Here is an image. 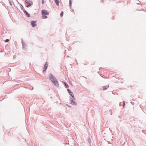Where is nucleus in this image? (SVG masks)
<instances>
[{
  "mask_svg": "<svg viewBox=\"0 0 146 146\" xmlns=\"http://www.w3.org/2000/svg\"><path fill=\"white\" fill-rule=\"evenodd\" d=\"M119 105L120 106H121L122 105L123 107H124L125 105V101H123V103L122 102H119Z\"/></svg>",
  "mask_w": 146,
  "mask_h": 146,
  "instance_id": "obj_8",
  "label": "nucleus"
},
{
  "mask_svg": "<svg viewBox=\"0 0 146 146\" xmlns=\"http://www.w3.org/2000/svg\"><path fill=\"white\" fill-rule=\"evenodd\" d=\"M108 85H106L105 86H103L102 87V90H104L107 89L109 87Z\"/></svg>",
  "mask_w": 146,
  "mask_h": 146,
  "instance_id": "obj_6",
  "label": "nucleus"
},
{
  "mask_svg": "<svg viewBox=\"0 0 146 146\" xmlns=\"http://www.w3.org/2000/svg\"><path fill=\"white\" fill-rule=\"evenodd\" d=\"M65 85L66 86V88L68 87V86L67 84H66V83L65 84Z\"/></svg>",
  "mask_w": 146,
  "mask_h": 146,
  "instance_id": "obj_15",
  "label": "nucleus"
},
{
  "mask_svg": "<svg viewBox=\"0 0 146 146\" xmlns=\"http://www.w3.org/2000/svg\"><path fill=\"white\" fill-rule=\"evenodd\" d=\"M55 1V3L56 5L57 6H58L59 5V1L58 0H54Z\"/></svg>",
  "mask_w": 146,
  "mask_h": 146,
  "instance_id": "obj_10",
  "label": "nucleus"
},
{
  "mask_svg": "<svg viewBox=\"0 0 146 146\" xmlns=\"http://www.w3.org/2000/svg\"><path fill=\"white\" fill-rule=\"evenodd\" d=\"M9 41V40L8 39H7L5 41V42H7Z\"/></svg>",
  "mask_w": 146,
  "mask_h": 146,
  "instance_id": "obj_17",
  "label": "nucleus"
},
{
  "mask_svg": "<svg viewBox=\"0 0 146 146\" xmlns=\"http://www.w3.org/2000/svg\"><path fill=\"white\" fill-rule=\"evenodd\" d=\"M47 66H48L47 62H46L45 63V65H44V68H43V72H44L47 69Z\"/></svg>",
  "mask_w": 146,
  "mask_h": 146,
  "instance_id": "obj_4",
  "label": "nucleus"
},
{
  "mask_svg": "<svg viewBox=\"0 0 146 146\" xmlns=\"http://www.w3.org/2000/svg\"><path fill=\"white\" fill-rule=\"evenodd\" d=\"M49 14L48 12L46 10H44L42 11V14L43 15H47Z\"/></svg>",
  "mask_w": 146,
  "mask_h": 146,
  "instance_id": "obj_3",
  "label": "nucleus"
},
{
  "mask_svg": "<svg viewBox=\"0 0 146 146\" xmlns=\"http://www.w3.org/2000/svg\"><path fill=\"white\" fill-rule=\"evenodd\" d=\"M25 2L28 5L27 7H28L33 5V3L31 1H30L29 0H25Z\"/></svg>",
  "mask_w": 146,
  "mask_h": 146,
  "instance_id": "obj_2",
  "label": "nucleus"
},
{
  "mask_svg": "<svg viewBox=\"0 0 146 146\" xmlns=\"http://www.w3.org/2000/svg\"><path fill=\"white\" fill-rule=\"evenodd\" d=\"M66 106H69V107H71V106H68L67 104H66Z\"/></svg>",
  "mask_w": 146,
  "mask_h": 146,
  "instance_id": "obj_20",
  "label": "nucleus"
},
{
  "mask_svg": "<svg viewBox=\"0 0 146 146\" xmlns=\"http://www.w3.org/2000/svg\"><path fill=\"white\" fill-rule=\"evenodd\" d=\"M130 103L132 105H134V103L133 102H130Z\"/></svg>",
  "mask_w": 146,
  "mask_h": 146,
  "instance_id": "obj_19",
  "label": "nucleus"
},
{
  "mask_svg": "<svg viewBox=\"0 0 146 146\" xmlns=\"http://www.w3.org/2000/svg\"><path fill=\"white\" fill-rule=\"evenodd\" d=\"M31 25L33 27L36 26V21H32L31 23Z\"/></svg>",
  "mask_w": 146,
  "mask_h": 146,
  "instance_id": "obj_5",
  "label": "nucleus"
},
{
  "mask_svg": "<svg viewBox=\"0 0 146 146\" xmlns=\"http://www.w3.org/2000/svg\"><path fill=\"white\" fill-rule=\"evenodd\" d=\"M44 2H44V0H42V4H44Z\"/></svg>",
  "mask_w": 146,
  "mask_h": 146,
  "instance_id": "obj_16",
  "label": "nucleus"
},
{
  "mask_svg": "<svg viewBox=\"0 0 146 146\" xmlns=\"http://www.w3.org/2000/svg\"><path fill=\"white\" fill-rule=\"evenodd\" d=\"M64 12L63 11H62L61 13L60 14V16L61 17H62L63 16Z\"/></svg>",
  "mask_w": 146,
  "mask_h": 146,
  "instance_id": "obj_13",
  "label": "nucleus"
},
{
  "mask_svg": "<svg viewBox=\"0 0 146 146\" xmlns=\"http://www.w3.org/2000/svg\"><path fill=\"white\" fill-rule=\"evenodd\" d=\"M49 78L51 81L56 86H58V84L57 80L52 75H50L49 77Z\"/></svg>",
  "mask_w": 146,
  "mask_h": 146,
  "instance_id": "obj_1",
  "label": "nucleus"
},
{
  "mask_svg": "<svg viewBox=\"0 0 146 146\" xmlns=\"http://www.w3.org/2000/svg\"><path fill=\"white\" fill-rule=\"evenodd\" d=\"M25 13V14L26 16L28 17H30V15L26 11H25L24 12Z\"/></svg>",
  "mask_w": 146,
  "mask_h": 146,
  "instance_id": "obj_11",
  "label": "nucleus"
},
{
  "mask_svg": "<svg viewBox=\"0 0 146 146\" xmlns=\"http://www.w3.org/2000/svg\"><path fill=\"white\" fill-rule=\"evenodd\" d=\"M71 4H72V3H71V0H70V1H69V4H70V7H71Z\"/></svg>",
  "mask_w": 146,
  "mask_h": 146,
  "instance_id": "obj_14",
  "label": "nucleus"
},
{
  "mask_svg": "<svg viewBox=\"0 0 146 146\" xmlns=\"http://www.w3.org/2000/svg\"><path fill=\"white\" fill-rule=\"evenodd\" d=\"M71 104L72 105H76L77 103H76L75 102V101H71Z\"/></svg>",
  "mask_w": 146,
  "mask_h": 146,
  "instance_id": "obj_9",
  "label": "nucleus"
},
{
  "mask_svg": "<svg viewBox=\"0 0 146 146\" xmlns=\"http://www.w3.org/2000/svg\"><path fill=\"white\" fill-rule=\"evenodd\" d=\"M68 91L70 95L72 96L74 100H75V99L74 98V96L73 95V93L71 92L68 89Z\"/></svg>",
  "mask_w": 146,
  "mask_h": 146,
  "instance_id": "obj_7",
  "label": "nucleus"
},
{
  "mask_svg": "<svg viewBox=\"0 0 146 146\" xmlns=\"http://www.w3.org/2000/svg\"><path fill=\"white\" fill-rule=\"evenodd\" d=\"M44 15H42V18L44 19L46 18H47V17L45 16Z\"/></svg>",
  "mask_w": 146,
  "mask_h": 146,
  "instance_id": "obj_12",
  "label": "nucleus"
},
{
  "mask_svg": "<svg viewBox=\"0 0 146 146\" xmlns=\"http://www.w3.org/2000/svg\"><path fill=\"white\" fill-rule=\"evenodd\" d=\"M88 142H89V143H90V139H88Z\"/></svg>",
  "mask_w": 146,
  "mask_h": 146,
  "instance_id": "obj_18",
  "label": "nucleus"
}]
</instances>
